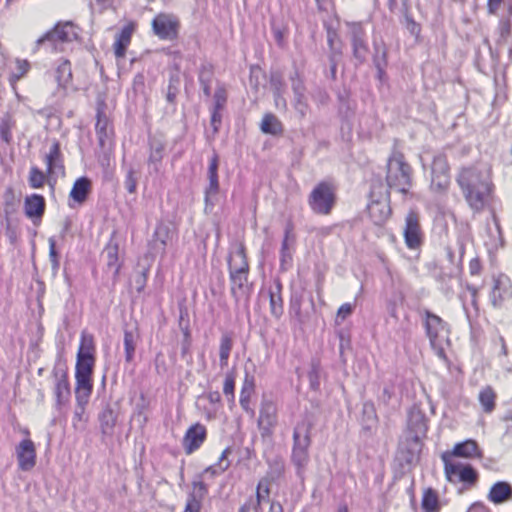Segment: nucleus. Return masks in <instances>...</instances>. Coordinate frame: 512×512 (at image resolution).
I'll return each mask as SVG.
<instances>
[{"instance_id": "nucleus-1", "label": "nucleus", "mask_w": 512, "mask_h": 512, "mask_svg": "<svg viewBox=\"0 0 512 512\" xmlns=\"http://www.w3.org/2000/svg\"><path fill=\"white\" fill-rule=\"evenodd\" d=\"M457 183L469 207L481 211L491 193L488 172L476 167L463 168L458 174Z\"/></svg>"}, {"instance_id": "nucleus-2", "label": "nucleus", "mask_w": 512, "mask_h": 512, "mask_svg": "<svg viewBox=\"0 0 512 512\" xmlns=\"http://www.w3.org/2000/svg\"><path fill=\"white\" fill-rule=\"evenodd\" d=\"M413 170L403 153L394 151L387 162L386 182L390 190L407 195L412 187Z\"/></svg>"}, {"instance_id": "nucleus-3", "label": "nucleus", "mask_w": 512, "mask_h": 512, "mask_svg": "<svg viewBox=\"0 0 512 512\" xmlns=\"http://www.w3.org/2000/svg\"><path fill=\"white\" fill-rule=\"evenodd\" d=\"M311 424L308 421L297 423L293 431V448L291 460L296 467V474L304 477L306 467L309 463L308 448L311 444L310 440Z\"/></svg>"}, {"instance_id": "nucleus-4", "label": "nucleus", "mask_w": 512, "mask_h": 512, "mask_svg": "<svg viewBox=\"0 0 512 512\" xmlns=\"http://www.w3.org/2000/svg\"><path fill=\"white\" fill-rule=\"evenodd\" d=\"M95 357H77L75 367V397L77 405L85 408L92 393V373Z\"/></svg>"}, {"instance_id": "nucleus-5", "label": "nucleus", "mask_w": 512, "mask_h": 512, "mask_svg": "<svg viewBox=\"0 0 512 512\" xmlns=\"http://www.w3.org/2000/svg\"><path fill=\"white\" fill-rule=\"evenodd\" d=\"M425 329L430 345L436 355L447 360L443 344L448 340V329L446 323L437 315L426 311Z\"/></svg>"}, {"instance_id": "nucleus-6", "label": "nucleus", "mask_w": 512, "mask_h": 512, "mask_svg": "<svg viewBox=\"0 0 512 512\" xmlns=\"http://www.w3.org/2000/svg\"><path fill=\"white\" fill-rule=\"evenodd\" d=\"M308 203L311 210L320 215L331 213L335 204V188L328 182H321L311 191Z\"/></svg>"}, {"instance_id": "nucleus-7", "label": "nucleus", "mask_w": 512, "mask_h": 512, "mask_svg": "<svg viewBox=\"0 0 512 512\" xmlns=\"http://www.w3.org/2000/svg\"><path fill=\"white\" fill-rule=\"evenodd\" d=\"M442 460L444 462L446 478L450 482H463L470 485L476 483L478 474L472 466L460 461H452L448 454H443Z\"/></svg>"}, {"instance_id": "nucleus-8", "label": "nucleus", "mask_w": 512, "mask_h": 512, "mask_svg": "<svg viewBox=\"0 0 512 512\" xmlns=\"http://www.w3.org/2000/svg\"><path fill=\"white\" fill-rule=\"evenodd\" d=\"M52 376L54 379L56 407L57 409H61L69 402L71 395L66 364L62 361L56 362L52 371Z\"/></svg>"}, {"instance_id": "nucleus-9", "label": "nucleus", "mask_w": 512, "mask_h": 512, "mask_svg": "<svg viewBox=\"0 0 512 512\" xmlns=\"http://www.w3.org/2000/svg\"><path fill=\"white\" fill-rule=\"evenodd\" d=\"M179 19L168 13H159L152 20L153 33L161 40H174L178 37Z\"/></svg>"}, {"instance_id": "nucleus-10", "label": "nucleus", "mask_w": 512, "mask_h": 512, "mask_svg": "<svg viewBox=\"0 0 512 512\" xmlns=\"http://www.w3.org/2000/svg\"><path fill=\"white\" fill-rule=\"evenodd\" d=\"M347 26L353 56L361 64L369 54L366 31L362 23L359 22L347 23Z\"/></svg>"}, {"instance_id": "nucleus-11", "label": "nucleus", "mask_w": 512, "mask_h": 512, "mask_svg": "<svg viewBox=\"0 0 512 512\" xmlns=\"http://www.w3.org/2000/svg\"><path fill=\"white\" fill-rule=\"evenodd\" d=\"M431 189L436 192H444L450 184L449 166L444 155L434 157L431 167Z\"/></svg>"}, {"instance_id": "nucleus-12", "label": "nucleus", "mask_w": 512, "mask_h": 512, "mask_svg": "<svg viewBox=\"0 0 512 512\" xmlns=\"http://www.w3.org/2000/svg\"><path fill=\"white\" fill-rule=\"evenodd\" d=\"M277 425V406L269 399H263L259 411L258 427L262 436H270Z\"/></svg>"}, {"instance_id": "nucleus-13", "label": "nucleus", "mask_w": 512, "mask_h": 512, "mask_svg": "<svg viewBox=\"0 0 512 512\" xmlns=\"http://www.w3.org/2000/svg\"><path fill=\"white\" fill-rule=\"evenodd\" d=\"M404 239L407 247L410 249H417L422 244L423 234L419 223V216L415 211H410L406 216Z\"/></svg>"}, {"instance_id": "nucleus-14", "label": "nucleus", "mask_w": 512, "mask_h": 512, "mask_svg": "<svg viewBox=\"0 0 512 512\" xmlns=\"http://www.w3.org/2000/svg\"><path fill=\"white\" fill-rule=\"evenodd\" d=\"M18 468L22 471H30L36 465V447L29 438L23 439L16 446Z\"/></svg>"}, {"instance_id": "nucleus-15", "label": "nucleus", "mask_w": 512, "mask_h": 512, "mask_svg": "<svg viewBox=\"0 0 512 512\" xmlns=\"http://www.w3.org/2000/svg\"><path fill=\"white\" fill-rule=\"evenodd\" d=\"M206 436L207 430L204 425L196 423L189 427L182 441V445L186 454L190 455L198 450L206 440Z\"/></svg>"}, {"instance_id": "nucleus-16", "label": "nucleus", "mask_w": 512, "mask_h": 512, "mask_svg": "<svg viewBox=\"0 0 512 512\" xmlns=\"http://www.w3.org/2000/svg\"><path fill=\"white\" fill-rule=\"evenodd\" d=\"M218 155L214 154L210 159L208 166V180L209 184L205 189V203L206 206L214 205V198L219 192V181H218Z\"/></svg>"}, {"instance_id": "nucleus-17", "label": "nucleus", "mask_w": 512, "mask_h": 512, "mask_svg": "<svg viewBox=\"0 0 512 512\" xmlns=\"http://www.w3.org/2000/svg\"><path fill=\"white\" fill-rule=\"evenodd\" d=\"M511 282L507 276L500 275L494 279L493 289L490 295L494 307H500L502 303L512 296Z\"/></svg>"}, {"instance_id": "nucleus-18", "label": "nucleus", "mask_w": 512, "mask_h": 512, "mask_svg": "<svg viewBox=\"0 0 512 512\" xmlns=\"http://www.w3.org/2000/svg\"><path fill=\"white\" fill-rule=\"evenodd\" d=\"M207 492V486L203 481H193L192 491L188 494L184 512H201L202 501Z\"/></svg>"}, {"instance_id": "nucleus-19", "label": "nucleus", "mask_w": 512, "mask_h": 512, "mask_svg": "<svg viewBox=\"0 0 512 512\" xmlns=\"http://www.w3.org/2000/svg\"><path fill=\"white\" fill-rule=\"evenodd\" d=\"M95 128L100 147L103 149L110 147L112 144L113 129L108 117L100 108L97 110V121Z\"/></svg>"}, {"instance_id": "nucleus-20", "label": "nucleus", "mask_w": 512, "mask_h": 512, "mask_svg": "<svg viewBox=\"0 0 512 512\" xmlns=\"http://www.w3.org/2000/svg\"><path fill=\"white\" fill-rule=\"evenodd\" d=\"M228 269L229 276L249 273V264L243 244H239L234 251L230 252L228 259Z\"/></svg>"}, {"instance_id": "nucleus-21", "label": "nucleus", "mask_w": 512, "mask_h": 512, "mask_svg": "<svg viewBox=\"0 0 512 512\" xmlns=\"http://www.w3.org/2000/svg\"><path fill=\"white\" fill-rule=\"evenodd\" d=\"M409 437L421 441L426 436L428 426L425 415L419 410H412L408 417Z\"/></svg>"}, {"instance_id": "nucleus-22", "label": "nucleus", "mask_w": 512, "mask_h": 512, "mask_svg": "<svg viewBox=\"0 0 512 512\" xmlns=\"http://www.w3.org/2000/svg\"><path fill=\"white\" fill-rule=\"evenodd\" d=\"M135 31V24L130 22L126 24L121 31L116 34L113 43V52L117 59H122L126 55V50L129 47L132 35Z\"/></svg>"}, {"instance_id": "nucleus-23", "label": "nucleus", "mask_w": 512, "mask_h": 512, "mask_svg": "<svg viewBox=\"0 0 512 512\" xmlns=\"http://www.w3.org/2000/svg\"><path fill=\"white\" fill-rule=\"evenodd\" d=\"M421 447V441L408 436L399 444L397 452L398 458L406 464H412L418 459Z\"/></svg>"}, {"instance_id": "nucleus-24", "label": "nucleus", "mask_w": 512, "mask_h": 512, "mask_svg": "<svg viewBox=\"0 0 512 512\" xmlns=\"http://www.w3.org/2000/svg\"><path fill=\"white\" fill-rule=\"evenodd\" d=\"M249 273L230 275L231 294L236 301L248 298L252 292V283L248 280Z\"/></svg>"}, {"instance_id": "nucleus-25", "label": "nucleus", "mask_w": 512, "mask_h": 512, "mask_svg": "<svg viewBox=\"0 0 512 512\" xmlns=\"http://www.w3.org/2000/svg\"><path fill=\"white\" fill-rule=\"evenodd\" d=\"M487 499L496 505L511 501L512 485L506 481H498L494 483L489 490Z\"/></svg>"}, {"instance_id": "nucleus-26", "label": "nucleus", "mask_w": 512, "mask_h": 512, "mask_svg": "<svg viewBox=\"0 0 512 512\" xmlns=\"http://www.w3.org/2000/svg\"><path fill=\"white\" fill-rule=\"evenodd\" d=\"M45 211V199L43 196L38 194H32L24 200V212L25 215L34 220L41 219Z\"/></svg>"}, {"instance_id": "nucleus-27", "label": "nucleus", "mask_w": 512, "mask_h": 512, "mask_svg": "<svg viewBox=\"0 0 512 512\" xmlns=\"http://www.w3.org/2000/svg\"><path fill=\"white\" fill-rule=\"evenodd\" d=\"M72 29L71 24L65 23L63 25L57 24L53 30L45 33L42 37H40L36 41V48L35 51L39 48L41 44H43L46 41L55 43L57 41L60 42H66L70 40V32L69 30Z\"/></svg>"}, {"instance_id": "nucleus-28", "label": "nucleus", "mask_w": 512, "mask_h": 512, "mask_svg": "<svg viewBox=\"0 0 512 512\" xmlns=\"http://www.w3.org/2000/svg\"><path fill=\"white\" fill-rule=\"evenodd\" d=\"M368 213L371 219L376 224L385 222L391 213V209L387 200L385 201H372L368 206Z\"/></svg>"}, {"instance_id": "nucleus-29", "label": "nucleus", "mask_w": 512, "mask_h": 512, "mask_svg": "<svg viewBox=\"0 0 512 512\" xmlns=\"http://www.w3.org/2000/svg\"><path fill=\"white\" fill-rule=\"evenodd\" d=\"M170 238L171 230L169 226L164 223L158 224L153 234V249L158 253L164 254L167 242Z\"/></svg>"}, {"instance_id": "nucleus-30", "label": "nucleus", "mask_w": 512, "mask_h": 512, "mask_svg": "<svg viewBox=\"0 0 512 512\" xmlns=\"http://www.w3.org/2000/svg\"><path fill=\"white\" fill-rule=\"evenodd\" d=\"M255 391V379L252 375H249L248 373L245 374V378L243 381V385L240 392V405L246 412H251L252 414L254 411L250 407V399Z\"/></svg>"}, {"instance_id": "nucleus-31", "label": "nucleus", "mask_w": 512, "mask_h": 512, "mask_svg": "<svg viewBox=\"0 0 512 512\" xmlns=\"http://www.w3.org/2000/svg\"><path fill=\"white\" fill-rule=\"evenodd\" d=\"M268 470L263 480H268V483L277 481L284 473L285 463L284 459L280 456H273L267 459Z\"/></svg>"}, {"instance_id": "nucleus-32", "label": "nucleus", "mask_w": 512, "mask_h": 512, "mask_svg": "<svg viewBox=\"0 0 512 512\" xmlns=\"http://www.w3.org/2000/svg\"><path fill=\"white\" fill-rule=\"evenodd\" d=\"M55 80L59 90H66L72 81L71 64L68 60H61L55 70Z\"/></svg>"}, {"instance_id": "nucleus-33", "label": "nucleus", "mask_w": 512, "mask_h": 512, "mask_svg": "<svg viewBox=\"0 0 512 512\" xmlns=\"http://www.w3.org/2000/svg\"><path fill=\"white\" fill-rule=\"evenodd\" d=\"M91 189V181L86 177L78 178L71 189L70 197L78 202L83 203Z\"/></svg>"}, {"instance_id": "nucleus-34", "label": "nucleus", "mask_w": 512, "mask_h": 512, "mask_svg": "<svg viewBox=\"0 0 512 512\" xmlns=\"http://www.w3.org/2000/svg\"><path fill=\"white\" fill-rule=\"evenodd\" d=\"M47 165V173L51 174L56 169H63L61 161L60 144L58 141H54L50 147L49 153L45 157Z\"/></svg>"}, {"instance_id": "nucleus-35", "label": "nucleus", "mask_w": 512, "mask_h": 512, "mask_svg": "<svg viewBox=\"0 0 512 512\" xmlns=\"http://www.w3.org/2000/svg\"><path fill=\"white\" fill-rule=\"evenodd\" d=\"M281 289L282 286L278 281L275 283V287L269 291L270 311L271 314L276 318H280L283 314V299L281 296Z\"/></svg>"}, {"instance_id": "nucleus-36", "label": "nucleus", "mask_w": 512, "mask_h": 512, "mask_svg": "<svg viewBox=\"0 0 512 512\" xmlns=\"http://www.w3.org/2000/svg\"><path fill=\"white\" fill-rule=\"evenodd\" d=\"M117 412L107 406L99 414L100 427L103 434H111L117 421Z\"/></svg>"}, {"instance_id": "nucleus-37", "label": "nucleus", "mask_w": 512, "mask_h": 512, "mask_svg": "<svg viewBox=\"0 0 512 512\" xmlns=\"http://www.w3.org/2000/svg\"><path fill=\"white\" fill-rule=\"evenodd\" d=\"M139 341V333L137 329H126L124 331V349L125 359L127 362H131L134 358L135 349Z\"/></svg>"}, {"instance_id": "nucleus-38", "label": "nucleus", "mask_w": 512, "mask_h": 512, "mask_svg": "<svg viewBox=\"0 0 512 512\" xmlns=\"http://www.w3.org/2000/svg\"><path fill=\"white\" fill-rule=\"evenodd\" d=\"M232 348V336L229 333L222 334L219 343V364L222 369L228 366V361Z\"/></svg>"}, {"instance_id": "nucleus-39", "label": "nucleus", "mask_w": 512, "mask_h": 512, "mask_svg": "<svg viewBox=\"0 0 512 512\" xmlns=\"http://www.w3.org/2000/svg\"><path fill=\"white\" fill-rule=\"evenodd\" d=\"M261 131L265 134L278 135L283 131L280 120L273 114H266L261 122Z\"/></svg>"}, {"instance_id": "nucleus-40", "label": "nucleus", "mask_w": 512, "mask_h": 512, "mask_svg": "<svg viewBox=\"0 0 512 512\" xmlns=\"http://www.w3.org/2000/svg\"><path fill=\"white\" fill-rule=\"evenodd\" d=\"M478 399L485 413H491L495 409L496 393L491 386L484 387L479 392Z\"/></svg>"}, {"instance_id": "nucleus-41", "label": "nucleus", "mask_w": 512, "mask_h": 512, "mask_svg": "<svg viewBox=\"0 0 512 512\" xmlns=\"http://www.w3.org/2000/svg\"><path fill=\"white\" fill-rule=\"evenodd\" d=\"M94 352L95 345L93 336L82 332L77 357H94Z\"/></svg>"}, {"instance_id": "nucleus-42", "label": "nucleus", "mask_w": 512, "mask_h": 512, "mask_svg": "<svg viewBox=\"0 0 512 512\" xmlns=\"http://www.w3.org/2000/svg\"><path fill=\"white\" fill-rule=\"evenodd\" d=\"M477 444L473 440H467L455 445L452 455L457 457H473L477 455Z\"/></svg>"}, {"instance_id": "nucleus-43", "label": "nucleus", "mask_w": 512, "mask_h": 512, "mask_svg": "<svg viewBox=\"0 0 512 512\" xmlns=\"http://www.w3.org/2000/svg\"><path fill=\"white\" fill-rule=\"evenodd\" d=\"M422 508L425 512H438L439 502L437 493L429 488L427 489L422 498Z\"/></svg>"}, {"instance_id": "nucleus-44", "label": "nucleus", "mask_w": 512, "mask_h": 512, "mask_svg": "<svg viewBox=\"0 0 512 512\" xmlns=\"http://www.w3.org/2000/svg\"><path fill=\"white\" fill-rule=\"evenodd\" d=\"M164 146L160 142L151 143V150L148 163L153 167L154 172L159 171L160 163L163 158Z\"/></svg>"}, {"instance_id": "nucleus-45", "label": "nucleus", "mask_w": 512, "mask_h": 512, "mask_svg": "<svg viewBox=\"0 0 512 512\" xmlns=\"http://www.w3.org/2000/svg\"><path fill=\"white\" fill-rule=\"evenodd\" d=\"M229 454H230V450L228 448L225 449L222 452L218 463L207 467L204 470V474L210 473L212 476H215V475H219V474L225 472L230 466V462L228 461V458H227Z\"/></svg>"}, {"instance_id": "nucleus-46", "label": "nucleus", "mask_w": 512, "mask_h": 512, "mask_svg": "<svg viewBox=\"0 0 512 512\" xmlns=\"http://www.w3.org/2000/svg\"><path fill=\"white\" fill-rule=\"evenodd\" d=\"M270 494V483H268V480L261 479L257 485L256 490V504L254 506L255 512H260L261 510V503L268 499Z\"/></svg>"}, {"instance_id": "nucleus-47", "label": "nucleus", "mask_w": 512, "mask_h": 512, "mask_svg": "<svg viewBox=\"0 0 512 512\" xmlns=\"http://www.w3.org/2000/svg\"><path fill=\"white\" fill-rule=\"evenodd\" d=\"M15 122L9 115H6L1 119L0 122V138L6 144H9L12 140V128L14 127Z\"/></svg>"}, {"instance_id": "nucleus-48", "label": "nucleus", "mask_w": 512, "mask_h": 512, "mask_svg": "<svg viewBox=\"0 0 512 512\" xmlns=\"http://www.w3.org/2000/svg\"><path fill=\"white\" fill-rule=\"evenodd\" d=\"M46 175L37 167H31L28 182L31 188L39 189L44 186Z\"/></svg>"}, {"instance_id": "nucleus-49", "label": "nucleus", "mask_w": 512, "mask_h": 512, "mask_svg": "<svg viewBox=\"0 0 512 512\" xmlns=\"http://www.w3.org/2000/svg\"><path fill=\"white\" fill-rule=\"evenodd\" d=\"M105 253L107 256V265L114 269V273H118L119 264H118V247L117 245H110L106 247Z\"/></svg>"}, {"instance_id": "nucleus-50", "label": "nucleus", "mask_w": 512, "mask_h": 512, "mask_svg": "<svg viewBox=\"0 0 512 512\" xmlns=\"http://www.w3.org/2000/svg\"><path fill=\"white\" fill-rule=\"evenodd\" d=\"M16 70L11 74V81H18L22 77H24L29 69L30 63L24 59H16L15 60Z\"/></svg>"}, {"instance_id": "nucleus-51", "label": "nucleus", "mask_w": 512, "mask_h": 512, "mask_svg": "<svg viewBox=\"0 0 512 512\" xmlns=\"http://www.w3.org/2000/svg\"><path fill=\"white\" fill-rule=\"evenodd\" d=\"M234 389H235V375L233 372H229L225 376L224 385H223V393L227 397H229L230 401H234V398H235Z\"/></svg>"}, {"instance_id": "nucleus-52", "label": "nucleus", "mask_w": 512, "mask_h": 512, "mask_svg": "<svg viewBox=\"0 0 512 512\" xmlns=\"http://www.w3.org/2000/svg\"><path fill=\"white\" fill-rule=\"evenodd\" d=\"M291 80V88L293 91V95L301 96L302 94H305L306 88L303 83V80L299 77L298 72L296 71L294 75L290 77Z\"/></svg>"}, {"instance_id": "nucleus-53", "label": "nucleus", "mask_w": 512, "mask_h": 512, "mask_svg": "<svg viewBox=\"0 0 512 512\" xmlns=\"http://www.w3.org/2000/svg\"><path fill=\"white\" fill-rule=\"evenodd\" d=\"M227 101V93L224 87L219 86L217 87L215 94H214V108L216 110H221Z\"/></svg>"}, {"instance_id": "nucleus-54", "label": "nucleus", "mask_w": 512, "mask_h": 512, "mask_svg": "<svg viewBox=\"0 0 512 512\" xmlns=\"http://www.w3.org/2000/svg\"><path fill=\"white\" fill-rule=\"evenodd\" d=\"M291 233H292V228L290 226H287L286 230H285V237H284V240L282 242V247H281V261L282 262H285L287 259L288 260L291 259V254L288 251V242L290 240Z\"/></svg>"}, {"instance_id": "nucleus-55", "label": "nucleus", "mask_w": 512, "mask_h": 512, "mask_svg": "<svg viewBox=\"0 0 512 512\" xmlns=\"http://www.w3.org/2000/svg\"><path fill=\"white\" fill-rule=\"evenodd\" d=\"M137 179L135 177V172L130 169L126 175L125 179V187L129 193H134L136 191Z\"/></svg>"}, {"instance_id": "nucleus-56", "label": "nucleus", "mask_w": 512, "mask_h": 512, "mask_svg": "<svg viewBox=\"0 0 512 512\" xmlns=\"http://www.w3.org/2000/svg\"><path fill=\"white\" fill-rule=\"evenodd\" d=\"M271 86L273 89V94L284 93V91H285V84L280 75H277V74L272 75Z\"/></svg>"}, {"instance_id": "nucleus-57", "label": "nucleus", "mask_w": 512, "mask_h": 512, "mask_svg": "<svg viewBox=\"0 0 512 512\" xmlns=\"http://www.w3.org/2000/svg\"><path fill=\"white\" fill-rule=\"evenodd\" d=\"M363 414L368 421L376 422L377 415L374 404L372 402H365L363 404Z\"/></svg>"}, {"instance_id": "nucleus-58", "label": "nucleus", "mask_w": 512, "mask_h": 512, "mask_svg": "<svg viewBox=\"0 0 512 512\" xmlns=\"http://www.w3.org/2000/svg\"><path fill=\"white\" fill-rule=\"evenodd\" d=\"M354 306L350 303L342 304L337 311V318L345 320L353 312Z\"/></svg>"}, {"instance_id": "nucleus-59", "label": "nucleus", "mask_w": 512, "mask_h": 512, "mask_svg": "<svg viewBox=\"0 0 512 512\" xmlns=\"http://www.w3.org/2000/svg\"><path fill=\"white\" fill-rule=\"evenodd\" d=\"M510 22L508 20H501L499 23V33H500V39L502 41H506L508 36L510 35Z\"/></svg>"}, {"instance_id": "nucleus-60", "label": "nucleus", "mask_w": 512, "mask_h": 512, "mask_svg": "<svg viewBox=\"0 0 512 512\" xmlns=\"http://www.w3.org/2000/svg\"><path fill=\"white\" fill-rule=\"evenodd\" d=\"M385 52L382 53V57L380 58L378 55L374 57V64L378 71V77L382 79L384 74V67L386 65Z\"/></svg>"}, {"instance_id": "nucleus-61", "label": "nucleus", "mask_w": 512, "mask_h": 512, "mask_svg": "<svg viewBox=\"0 0 512 512\" xmlns=\"http://www.w3.org/2000/svg\"><path fill=\"white\" fill-rule=\"evenodd\" d=\"M295 111L299 115L300 119H303L308 111H309V105L307 101L299 102V103H292Z\"/></svg>"}, {"instance_id": "nucleus-62", "label": "nucleus", "mask_w": 512, "mask_h": 512, "mask_svg": "<svg viewBox=\"0 0 512 512\" xmlns=\"http://www.w3.org/2000/svg\"><path fill=\"white\" fill-rule=\"evenodd\" d=\"M275 106L280 111H287V101L284 97V93L274 94Z\"/></svg>"}, {"instance_id": "nucleus-63", "label": "nucleus", "mask_w": 512, "mask_h": 512, "mask_svg": "<svg viewBox=\"0 0 512 512\" xmlns=\"http://www.w3.org/2000/svg\"><path fill=\"white\" fill-rule=\"evenodd\" d=\"M132 421L135 422L139 428L143 429L148 421L147 414L133 413Z\"/></svg>"}, {"instance_id": "nucleus-64", "label": "nucleus", "mask_w": 512, "mask_h": 512, "mask_svg": "<svg viewBox=\"0 0 512 512\" xmlns=\"http://www.w3.org/2000/svg\"><path fill=\"white\" fill-rule=\"evenodd\" d=\"M49 256L51 259V262L53 263L54 267H58V258L55 248V241L51 238L49 239Z\"/></svg>"}]
</instances>
